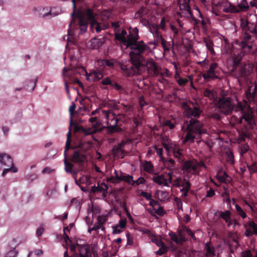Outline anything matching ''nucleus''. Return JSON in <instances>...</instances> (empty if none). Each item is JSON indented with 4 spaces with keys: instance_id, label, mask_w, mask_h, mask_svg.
I'll use <instances>...</instances> for the list:
<instances>
[{
    "instance_id": "obj_1",
    "label": "nucleus",
    "mask_w": 257,
    "mask_h": 257,
    "mask_svg": "<svg viewBox=\"0 0 257 257\" xmlns=\"http://www.w3.org/2000/svg\"><path fill=\"white\" fill-rule=\"evenodd\" d=\"M73 11L71 13L72 21L69 25L68 35H71V31L79 29V34L85 32L87 29L88 22L90 23V29L92 32L99 33L101 30H105L106 27L102 24L99 23L95 19L93 11L89 8L79 10L76 12L75 0H72Z\"/></svg>"
},
{
    "instance_id": "obj_2",
    "label": "nucleus",
    "mask_w": 257,
    "mask_h": 257,
    "mask_svg": "<svg viewBox=\"0 0 257 257\" xmlns=\"http://www.w3.org/2000/svg\"><path fill=\"white\" fill-rule=\"evenodd\" d=\"M216 102L221 113L226 115L230 114L235 108V110L240 111L241 115L238 120V123L245 122L249 127H253L255 122L253 111L247 103L243 105L235 98L223 96L219 97Z\"/></svg>"
},
{
    "instance_id": "obj_3",
    "label": "nucleus",
    "mask_w": 257,
    "mask_h": 257,
    "mask_svg": "<svg viewBox=\"0 0 257 257\" xmlns=\"http://www.w3.org/2000/svg\"><path fill=\"white\" fill-rule=\"evenodd\" d=\"M202 124L196 119L191 118L187 125V134L183 143L194 142V139L200 138L202 134L206 133V130L202 127Z\"/></svg>"
},
{
    "instance_id": "obj_4",
    "label": "nucleus",
    "mask_w": 257,
    "mask_h": 257,
    "mask_svg": "<svg viewBox=\"0 0 257 257\" xmlns=\"http://www.w3.org/2000/svg\"><path fill=\"white\" fill-rule=\"evenodd\" d=\"M125 46L126 48L131 49L130 52L131 58L141 62L144 60L143 54L149 49V47L144 43L143 41L130 42Z\"/></svg>"
},
{
    "instance_id": "obj_5",
    "label": "nucleus",
    "mask_w": 257,
    "mask_h": 257,
    "mask_svg": "<svg viewBox=\"0 0 257 257\" xmlns=\"http://www.w3.org/2000/svg\"><path fill=\"white\" fill-rule=\"evenodd\" d=\"M141 63L131 58L130 60L122 62L120 67L123 75L126 76H131L141 73L140 66Z\"/></svg>"
},
{
    "instance_id": "obj_6",
    "label": "nucleus",
    "mask_w": 257,
    "mask_h": 257,
    "mask_svg": "<svg viewBox=\"0 0 257 257\" xmlns=\"http://www.w3.org/2000/svg\"><path fill=\"white\" fill-rule=\"evenodd\" d=\"M233 68L234 75L237 79L239 77H246L251 74L252 70V66L250 64L240 63L237 58L233 59Z\"/></svg>"
},
{
    "instance_id": "obj_7",
    "label": "nucleus",
    "mask_w": 257,
    "mask_h": 257,
    "mask_svg": "<svg viewBox=\"0 0 257 257\" xmlns=\"http://www.w3.org/2000/svg\"><path fill=\"white\" fill-rule=\"evenodd\" d=\"M71 70L74 74L81 75L85 73L87 80L91 82L96 81L103 77L102 72L99 70H93L89 73H88L82 66H71Z\"/></svg>"
},
{
    "instance_id": "obj_8",
    "label": "nucleus",
    "mask_w": 257,
    "mask_h": 257,
    "mask_svg": "<svg viewBox=\"0 0 257 257\" xmlns=\"http://www.w3.org/2000/svg\"><path fill=\"white\" fill-rule=\"evenodd\" d=\"M3 165L11 167L3 170L2 176H4L9 172L16 173L18 171L17 169L14 166V165L11 157L5 153H0V168Z\"/></svg>"
},
{
    "instance_id": "obj_9",
    "label": "nucleus",
    "mask_w": 257,
    "mask_h": 257,
    "mask_svg": "<svg viewBox=\"0 0 257 257\" xmlns=\"http://www.w3.org/2000/svg\"><path fill=\"white\" fill-rule=\"evenodd\" d=\"M142 64L140 65L141 72L147 67L149 73L153 76H158L160 75V70L156 63L152 59H149L147 61L144 58Z\"/></svg>"
},
{
    "instance_id": "obj_10",
    "label": "nucleus",
    "mask_w": 257,
    "mask_h": 257,
    "mask_svg": "<svg viewBox=\"0 0 257 257\" xmlns=\"http://www.w3.org/2000/svg\"><path fill=\"white\" fill-rule=\"evenodd\" d=\"M33 12L35 15L39 17L43 18H48L49 19L57 16L59 13L52 12L49 7L34 8Z\"/></svg>"
},
{
    "instance_id": "obj_11",
    "label": "nucleus",
    "mask_w": 257,
    "mask_h": 257,
    "mask_svg": "<svg viewBox=\"0 0 257 257\" xmlns=\"http://www.w3.org/2000/svg\"><path fill=\"white\" fill-rule=\"evenodd\" d=\"M182 107L184 109L185 115L191 119L192 118V117L198 118L201 113L199 107L194 105L193 107H191L186 103L182 104Z\"/></svg>"
},
{
    "instance_id": "obj_12",
    "label": "nucleus",
    "mask_w": 257,
    "mask_h": 257,
    "mask_svg": "<svg viewBox=\"0 0 257 257\" xmlns=\"http://www.w3.org/2000/svg\"><path fill=\"white\" fill-rule=\"evenodd\" d=\"M163 145L167 152L168 155L171 152H172L175 158L180 159L182 156V150L179 149L175 145L170 143L169 141L167 142H163Z\"/></svg>"
},
{
    "instance_id": "obj_13",
    "label": "nucleus",
    "mask_w": 257,
    "mask_h": 257,
    "mask_svg": "<svg viewBox=\"0 0 257 257\" xmlns=\"http://www.w3.org/2000/svg\"><path fill=\"white\" fill-rule=\"evenodd\" d=\"M240 26L244 31H248L252 35H257V24L249 23L246 19L242 18Z\"/></svg>"
},
{
    "instance_id": "obj_14",
    "label": "nucleus",
    "mask_w": 257,
    "mask_h": 257,
    "mask_svg": "<svg viewBox=\"0 0 257 257\" xmlns=\"http://www.w3.org/2000/svg\"><path fill=\"white\" fill-rule=\"evenodd\" d=\"M198 167L205 168L206 165L202 161H200L197 164L191 161H186L183 165V169L185 171L193 173H195L198 171Z\"/></svg>"
},
{
    "instance_id": "obj_15",
    "label": "nucleus",
    "mask_w": 257,
    "mask_h": 257,
    "mask_svg": "<svg viewBox=\"0 0 257 257\" xmlns=\"http://www.w3.org/2000/svg\"><path fill=\"white\" fill-rule=\"evenodd\" d=\"M190 0H180L179 8L182 12L181 17H189L191 16L189 3Z\"/></svg>"
},
{
    "instance_id": "obj_16",
    "label": "nucleus",
    "mask_w": 257,
    "mask_h": 257,
    "mask_svg": "<svg viewBox=\"0 0 257 257\" xmlns=\"http://www.w3.org/2000/svg\"><path fill=\"white\" fill-rule=\"evenodd\" d=\"M106 38L104 36L100 38H93L87 44V46L92 49H99L106 41Z\"/></svg>"
},
{
    "instance_id": "obj_17",
    "label": "nucleus",
    "mask_w": 257,
    "mask_h": 257,
    "mask_svg": "<svg viewBox=\"0 0 257 257\" xmlns=\"http://www.w3.org/2000/svg\"><path fill=\"white\" fill-rule=\"evenodd\" d=\"M217 67V64L216 63H213L210 65L209 69L202 74V77L205 80L214 79L217 78L218 77L216 74L215 69Z\"/></svg>"
},
{
    "instance_id": "obj_18",
    "label": "nucleus",
    "mask_w": 257,
    "mask_h": 257,
    "mask_svg": "<svg viewBox=\"0 0 257 257\" xmlns=\"http://www.w3.org/2000/svg\"><path fill=\"white\" fill-rule=\"evenodd\" d=\"M79 254L75 253L71 257H89V248L87 245H80L78 246ZM64 257H69L68 251L66 250L64 253Z\"/></svg>"
},
{
    "instance_id": "obj_19",
    "label": "nucleus",
    "mask_w": 257,
    "mask_h": 257,
    "mask_svg": "<svg viewBox=\"0 0 257 257\" xmlns=\"http://www.w3.org/2000/svg\"><path fill=\"white\" fill-rule=\"evenodd\" d=\"M246 98L248 101H256L257 97V83L253 86L248 88L245 91Z\"/></svg>"
},
{
    "instance_id": "obj_20",
    "label": "nucleus",
    "mask_w": 257,
    "mask_h": 257,
    "mask_svg": "<svg viewBox=\"0 0 257 257\" xmlns=\"http://www.w3.org/2000/svg\"><path fill=\"white\" fill-rule=\"evenodd\" d=\"M115 38L121 42L122 45L125 46L128 44V35L124 30H118L115 33Z\"/></svg>"
},
{
    "instance_id": "obj_21",
    "label": "nucleus",
    "mask_w": 257,
    "mask_h": 257,
    "mask_svg": "<svg viewBox=\"0 0 257 257\" xmlns=\"http://www.w3.org/2000/svg\"><path fill=\"white\" fill-rule=\"evenodd\" d=\"M71 161L79 165H82L85 161V156L79 151H75L71 157Z\"/></svg>"
},
{
    "instance_id": "obj_22",
    "label": "nucleus",
    "mask_w": 257,
    "mask_h": 257,
    "mask_svg": "<svg viewBox=\"0 0 257 257\" xmlns=\"http://www.w3.org/2000/svg\"><path fill=\"white\" fill-rule=\"evenodd\" d=\"M239 46L242 49V51L239 54L240 57L243 56L245 54H253L254 53L252 45H248L243 41L240 42Z\"/></svg>"
},
{
    "instance_id": "obj_23",
    "label": "nucleus",
    "mask_w": 257,
    "mask_h": 257,
    "mask_svg": "<svg viewBox=\"0 0 257 257\" xmlns=\"http://www.w3.org/2000/svg\"><path fill=\"white\" fill-rule=\"evenodd\" d=\"M138 33L139 30L137 27L130 28L129 34L128 35V43L135 42L138 41L139 39Z\"/></svg>"
},
{
    "instance_id": "obj_24",
    "label": "nucleus",
    "mask_w": 257,
    "mask_h": 257,
    "mask_svg": "<svg viewBox=\"0 0 257 257\" xmlns=\"http://www.w3.org/2000/svg\"><path fill=\"white\" fill-rule=\"evenodd\" d=\"M152 180L154 182L159 184V185L167 187L169 186V183L168 181V180L166 179L164 176L162 174L153 176Z\"/></svg>"
},
{
    "instance_id": "obj_25",
    "label": "nucleus",
    "mask_w": 257,
    "mask_h": 257,
    "mask_svg": "<svg viewBox=\"0 0 257 257\" xmlns=\"http://www.w3.org/2000/svg\"><path fill=\"white\" fill-rule=\"evenodd\" d=\"M248 227L246 228L245 234L250 236L253 234L257 235V225L253 221H249L248 223Z\"/></svg>"
},
{
    "instance_id": "obj_26",
    "label": "nucleus",
    "mask_w": 257,
    "mask_h": 257,
    "mask_svg": "<svg viewBox=\"0 0 257 257\" xmlns=\"http://www.w3.org/2000/svg\"><path fill=\"white\" fill-rule=\"evenodd\" d=\"M203 93L204 96L208 97L214 102H216L218 99L216 93L213 89L205 88L203 89Z\"/></svg>"
},
{
    "instance_id": "obj_27",
    "label": "nucleus",
    "mask_w": 257,
    "mask_h": 257,
    "mask_svg": "<svg viewBox=\"0 0 257 257\" xmlns=\"http://www.w3.org/2000/svg\"><path fill=\"white\" fill-rule=\"evenodd\" d=\"M222 7H223V12L226 13H237L240 12V10L238 8L235 7L230 3H229L228 6L227 3L224 2L222 4Z\"/></svg>"
},
{
    "instance_id": "obj_28",
    "label": "nucleus",
    "mask_w": 257,
    "mask_h": 257,
    "mask_svg": "<svg viewBox=\"0 0 257 257\" xmlns=\"http://www.w3.org/2000/svg\"><path fill=\"white\" fill-rule=\"evenodd\" d=\"M178 187H182L181 190H189L190 184L186 179L177 180L176 183Z\"/></svg>"
},
{
    "instance_id": "obj_29",
    "label": "nucleus",
    "mask_w": 257,
    "mask_h": 257,
    "mask_svg": "<svg viewBox=\"0 0 257 257\" xmlns=\"http://www.w3.org/2000/svg\"><path fill=\"white\" fill-rule=\"evenodd\" d=\"M112 120H114V122L112 124H107L108 126L107 127L108 131L111 133L114 132H119L121 129L120 128L117 127L116 125L118 121V119L117 117H114L112 118Z\"/></svg>"
},
{
    "instance_id": "obj_30",
    "label": "nucleus",
    "mask_w": 257,
    "mask_h": 257,
    "mask_svg": "<svg viewBox=\"0 0 257 257\" xmlns=\"http://www.w3.org/2000/svg\"><path fill=\"white\" fill-rule=\"evenodd\" d=\"M203 42L205 44L207 50L213 55H215V53L213 49L214 44L212 40L209 38H204Z\"/></svg>"
},
{
    "instance_id": "obj_31",
    "label": "nucleus",
    "mask_w": 257,
    "mask_h": 257,
    "mask_svg": "<svg viewBox=\"0 0 257 257\" xmlns=\"http://www.w3.org/2000/svg\"><path fill=\"white\" fill-rule=\"evenodd\" d=\"M19 252L16 249V246L9 247L8 251L6 253L5 255L7 257H17Z\"/></svg>"
},
{
    "instance_id": "obj_32",
    "label": "nucleus",
    "mask_w": 257,
    "mask_h": 257,
    "mask_svg": "<svg viewBox=\"0 0 257 257\" xmlns=\"http://www.w3.org/2000/svg\"><path fill=\"white\" fill-rule=\"evenodd\" d=\"M65 170L66 172L70 173L72 175L76 176L77 172L73 170V165L68 162L67 159H64Z\"/></svg>"
},
{
    "instance_id": "obj_33",
    "label": "nucleus",
    "mask_w": 257,
    "mask_h": 257,
    "mask_svg": "<svg viewBox=\"0 0 257 257\" xmlns=\"http://www.w3.org/2000/svg\"><path fill=\"white\" fill-rule=\"evenodd\" d=\"M120 181L126 182L128 185L135 186V182L133 180V177L130 175L123 174L120 178Z\"/></svg>"
},
{
    "instance_id": "obj_34",
    "label": "nucleus",
    "mask_w": 257,
    "mask_h": 257,
    "mask_svg": "<svg viewBox=\"0 0 257 257\" xmlns=\"http://www.w3.org/2000/svg\"><path fill=\"white\" fill-rule=\"evenodd\" d=\"M75 75L71 70V67L69 68L64 67L62 70V76L64 79L65 77H68L70 79H72V76Z\"/></svg>"
},
{
    "instance_id": "obj_35",
    "label": "nucleus",
    "mask_w": 257,
    "mask_h": 257,
    "mask_svg": "<svg viewBox=\"0 0 257 257\" xmlns=\"http://www.w3.org/2000/svg\"><path fill=\"white\" fill-rule=\"evenodd\" d=\"M102 113L104 115V117L107 120V124H112L114 122V120H112V119L109 118L110 114H112L113 118L114 117H115L114 113L111 110H109V111L102 110Z\"/></svg>"
},
{
    "instance_id": "obj_36",
    "label": "nucleus",
    "mask_w": 257,
    "mask_h": 257,
    "mask_svg": "<svg viewBox=\"0 0 257 257\" xmlns=\"http://www.w3.org/2000/svg\"><path fill=\"white\" fill-rule=\"evenodd\" d=\"M97 188L98 192H102L103 193V196L105 197L108 189V186L104 183H101L100 185L99 183L98 184Z\"/></svg>"
},
{
    "instance_id": "obj_37",
    "label": "nucleus",
    "mask_w": 257,
    "mask_h": 257,
    "mask_svg": "<svg viewBox=\"0 0 257 257\" xmlns=\"http://www.w3.org/2000/svg\"><path fill=\"white\" fill-rule=\"evenodd\" d=\"M205 249L206 250V256L211 257L215 255L214 248L209 245V242H206L205 246Z\"/></svg>"
},
{
    "instance_id": "obj_38",
    "label": "nucleus",
    "mask_w": 257,
    "mask_h": 257,
    "mask_svg": "<svg viewBox=\"0 0 257 257\" xmlns=\"http://www.w3.org/2000/svg\"><path fill=\"white\" fill-rule=\"evenodd\" d=\"M242 257H257V251H251L249 250H245L241 253Z\"/></svg>"
},
{
    "instance_id": "obj_39",
    "label": "nucleus",
    "mask_w": 257,
    "mask_h": 257,
    "mask_svg": "<svg viewBox=\"0 0 257 257\" xmlns=\"http://www.w3.org/2000/svg\"><path fill=\"white\" fill-rule=\"evenodd\" d=\"M115 62V61L113 59L102 60L99 62V63L104 66H107L109 67H112L114 66Z\"/></svg>"
},
{
    "instance_id": "obj_40",
    "label": "nucleus",
    "mask_w": 257,
    "mask_h": 257,
    "mask_svg": "<svg viewBox=\"0 0 257 257\" xmlns=\"http://www.w3.org/2000/svg\"><path fill=\"white\" fill-rule=\"evenodd\" d=\"M238 9L242 11H245L248 9V5L246 0H242L240 3L238 4Z\"/></svg>"
},
{
    "instance_id": "obj_41",
    "label": "nucleus",
    "mask_w": 257,
    "mask_h": 257,
    "mask_svg": "<svg viewBox=\"0 0 257 257\" xmlns=\"http://www.w3.org/2000/svg\"><path fill=\"white\" fill-rule=\"evenodd\" d=\"M219 215L225 221L231 217V213L229 210H226L223 212L220 211Z\"/></svg>"
},
{
    "instance_id": "obj_42",
    "label": "nucleus",
    "mask_w": 257,
    "mask_h": 257,
    "mask_svg": "<svg viewBox=\"0 0 257 257\" xmlns=\"http://www.w3.org/2000/svg\"><path fill=\"white\" fill-rule=\"evenodd\" d=\"M165 163V166L169 170H174L175 167V161L173 159H170L168 160H166Z\"/></svg>"
},
{
    "instance_id": "obj_43",
    "label": "nucleus",
    "mask_w": 257,
    "mask_h": 257,
    "mask_svg": "<svg viewBox=\"0 0 257 257\" xmlns=\"http://www.w3.org/2000/svg\"><path fill=\"white\" fill-rule=\"evenodd\" d=\"M149 29L150 31L153 34L154 37L160 39L161 37H162L160 35L157 25H153V28L152 29L150 27H149Z\"/></svg>"
},
{
    "instance_id": "obj_44",
    "label": "nucleus",
    "mask_w": 257,
    "mask_h": 257,
    "mask_svg": "<svg viewBox=\"0 0 257 257\" xmlns=\"http://www.w3.org/2000/svg\"><path fill=\"white\" fill-rule=\"evenodd\" d=\"M161 39V43L162 46L163 47V48L166 51H168L170 50L171 48V45L169 43L167 42L164 39H163L162 37L160 38Z\"/></svg>"
},
{
    "instance_id": "obj_45",
    "label": "nucleus",
    "mask_w": 257,
    "mask_h": 257,
    "mask_svg": "<svg viewBox=\"0 0 257 257\" xmlns=\"http://www.w3.org/2000/svg\"><path fill=\"white\" fill-rule=\"evenodd\" d=\"M235 209L237 213L242 218H245L246 217V213L243 211L242 209L237 204L235 205Z\"/></svg>"
},
{
    "instance_id": "obj_46",
    "label": "nucleus",
    "mask_w": 257,
    "mask_h": 257,
    "mask_svg": "<svg viewBox=\"0 0 257 257\" xmlns=\"http://www.w3.org/2000/svg\"><path fill=\"white\" fill-rule=\"evenodd\" d=\"M146 13V10L145 8H142L140 10H139L135 15V18L136 19H140L144 15H145Z\"/></svg>"
},
{
    "instance_id": "obj_47",
    "label": "nucleus",
    "mask_w": 257,
    "mask_h": 257,
    "mask_svg": "<svg viewBox=\"0 0 257 257\" xmlns=\"http://www.w3.org/2000/svg\"><path fill=\"white\" fill-rule=\"evenodd\" d=\"M227 161L231 164H234V157L232 152L228 151L226 152Z\"/></svg>"
},
{
    "instance_id": "obj_48",
    "label": "nucleus",
    "mask_w": 257,
    "mask_h": 257,
    "mask_svg": "<svg viewBox=\"0 0 257 257\" xmlns=\"http://www.w3.org/2000/svg\"><path fill=\"white\" fill-rule=\"evenodd\" d=\"M225 222L228 227L234 228L236 225H239V224L235 220H232L231 217L225 221Z\"/></svg>"
},
{
    "instance_id": "obj_49",
    "label": "nucleus",
    "mask_w": 257,
    "mask_h": 257,
    "mask_svg": "<svg viewBox=\"0 0 257 257\" xmlns=\"http://www.w3.org/2000/svg\"><path fill=\"white\" fill-rule=\"evenodd\" d=\"M70 131H71V129H70V128H69V132L68 134H67V140L66 142V146H65L64 154V156H65V159H66V151H68L70 149V140L69 139V137L70 135Z\"/></svg>"
},
{
    "instance_id": "obj_50",
    "label": "nucleus",
    "mask_w": 257,
    "mask_h": 257,
    "mask_svg": "<svg viewBox=\"0 0 257 257\" xmlns=\"http://www.w3.org/2000/svg\"><path fill=\"white\" fill-rule=\"evenodd\" d=\"M160 199L161 201H165L169 198V193L166 191H160L159 194Z\"/></svg>"
},
{
    "instance_id": "obj_51",
    "label": "nucleus",
    "mask_w": 257,
    "mask_h": 257,
    "mask_svg": "<svg viewBox=\"0 0 257 257\" xmlns=\"http://www.w3.org/2000/svg\"><path fill=\"white\" fill-rule=\"evenodd\" d=\"M151 241L159 247H163V246H165L163 241L157 237L152 238Z\"/></svg>"
},
{
    "instance_id": "obj_52",
    "label": "nucleus",
    "mask_w": 257,
    "mask_h": 257,
    "mask_svg": "<svg viewBox=\"0 0 257 257\" xmlns=\"http://www.w3.org/2000/svg\"><path fill=\"white\" fill-rule=\"evenodd\" d=\"M144 170L149 173H151L153 170V166L150 162H147L144 165Z\"/></svg>"
},
{
    "instance_id": "obj_53",
    "label": "nucleus",
    "mask_w": 257,
    "mask_h": 257,
    "mask_svg": "<svg viewBox=\"0 0 257 257\" xmlns=\"http://www.w3.org/2000/svg\"><path fill=\"white\" fill-rule=\"evenodd\" d=\"M72 125H73L74 127V130L75 132H79L81 130H83V128L82 126L78 125L76 123L73 122L72 118L71 117L70 120V127Z\"/></svg>"
},
{
    "instance_id": "obj_54",
    "label": "nucleus",
    "mask_w": 257,
    "mask_h": 257,
    "mask_svg": "<svg viewBox=\"0 0 257 257\" xmlns=\"http://www.w3.org/2000/svg\"><path fill=\"white\" fill-rule=\"evenodd\" d=\"M247 168L251 173L257 172V163L256 162H254L251 165H247Z\"/></svg>"
},
{
    "instance_id": "obj_55",
    "label": "nucleus",
    "mask_w": 257,
    "mask_h": 257,
    "mask_svg": "<svg viewBox=\"0 0 257 257\" xmlns=\"http://www.w3.org/2000/svg\"><path fill=\"white\" fill-rule=\"evenodd\" d=\"M107 220L106 216H98L97 217V222L98 223L100 224L102 226H103V224L106 222Z\"/></svg>"
},
{
    "instance_id": "obj_56",
    "label": "nucleus",
    "mask_w": 257,
    "mask_h": 257,
    "mask_svg": "<svg viewBox=\"0 0 257 257\" xmlns=\"http://www.w3.org/2000/svg\"><path fill=\"white\" fill-rule=\"evenodd\" d=\"M37 177V175L35 173L29 174L26 175L27 179L31 182L35 180Z\"/></svg>"
},
{
    "instance_id": "obj_57",
    "label": "nucleus",
    "mask_w": 257,
    "mask_h": 257,
    "mask_svg": "<svg viewBox=\"0 0 257 257\" xmlns=\"http://www.w3.org/2000/svg\"><path fill=\"white\" fill-rule=\"evenodd\" d=\"M169 236H170L171 239L175 242L177 243H178L180 242L178 236L176 235V234L173 232H171L169 233Z\"/></svg>"
},
{
    "instance_id": "obj_58",
    "label": "nucleus",
    "mask_w": 257,
    "mask_h": 257,
    "mask_svg": "<svg viewBox=\"0 0 257 257\" xmlns=\"http://www.w3.org/2000/svg\"><path fill=\"white\" fill-rule=\"evenodd\" d=\"M135 185H139L141 184H144L146 183V180L142 177H139L137 180L134 181Z\"/></svg>"
},
{
    "instance_id": "obj_59",
    "label": "nucleus",
    "mask_w": 257,
    "mask_h": 257,
    "mask_svg": "<svg viewBox=\"0 0 257 257\" xmlns=\"http://www.w3.org/2000/svg\"><path fill=\"white\" fill-rule=\"evenodd\" d=\"M139 104L142 108H143L147 104V102L145 101L144 97L142 96L139 97Z\"/></svg>"
},
{
    "instance_id": "obj_60",
    "label": "nucleus",
    "mask_w": 257,
    "mask_h": 257,
    "mask_svg": "<svg viewBox=\"0 0 257 257\" xmlns=\"http://www.w3.org/2000/svg\"><path fill=\"white\" fill-rule=\"evenodd\" d=\"M176 81L180 86H183L188 82V80L187 79H183L182 78L178 79Z\"/></svg>"
},
{
    "instance_id": "obj_61",
    "label": "nucleus",
    "mask_w": 257,
    "mask_h": 257,
    "mask_svg": "<svg viewBox=\"0 0 257 257\" xmlns=\"http://www.w3.org/2000/svg\"><path fill=\"white\" fill-rule=\"evenodd\" d=\"M167 250V247L166 246H163V247H160V249L157 250L156 253L158 255H162Z\"/></svg>"
},
{
    "instance_id": "obj_62",
    "label": "nucleus",
    "mask_w": 257,
    "mask_h": 257,
    "mask_svg": "<svg viewBox=\"0 0 257 257\" xmlns=\"http://www.w3.org/2000/svg\"><path fill=\"white\" fill-rule=\"evenodd\" d=\"M141 195L145 197L147 200H149L152 198V195L150 193L142 191L141 193Z\"/></svg>"
},
{
    "instance_id": "obj_63",
    "label": "nucleus",
    "mask_w": 257,
    "mask_h": 257,
    "mask_svg": "<svg viewBox=\"0 0 257 257\" xmlns=\"http://www.w3.org/2000/svg\"><path fill=\"white\" fill-rule=\"evenodd\" d=\"M124 145V143H121L120 144V147H117L116 149L114 148L113 149V154L115 155H117V154L118 153H122V150L120 148V147Z\"/></svg>"
},
{
    "instance_id": "obj_64",
    "label": "nucleus",
    "mask_w": 257,
    "mask_h": 257,
    "mask_svg": "<svg viewBox=\"0 0 257 257\" xmlns=\"http://www.w3.org/2000/svg\"><path fill=\"white\" fill-rule=\"evenodd\" d=\"M113 229V233L114 234H119L121 232V229L119 228L118 226L115 225L112 227Z\"/></svg>"
}]
</instances>
